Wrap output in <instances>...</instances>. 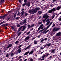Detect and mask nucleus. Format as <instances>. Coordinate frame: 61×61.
Segmentation results:
<instances>
[{"label":"nucleus","mask_w":61,"mask_h":61,"mask_svg":"<svg viewBox=\"0 0 61 61\" xmlns=\"http://www.w3.org/2000/svg\"><path fill=\"white\" fill-rule=\"evenodd\" d=\"M23 28V29L25 30L26 28V26L25 25H24V26H20L19 28V29L18 30L17 33L18 32L20 31L21 30V29Z\"/></svg>","instance_id":"nucleus-1"},{"label":"nucleus","mask_w":61,"mask_h":61,"mask_svg":"<svg viewBox=\"0 0 61 61\" xmlns=\"http://www.w3.org/2000/svg\"><path fill=\"white\" fill-rule=\"evenodd\" d=\"M13 46V44H10L8 46H7L6 47V48L7 49H8L10 48V47H12Z\"/></svg>","instance_id":"nucleus-2"},{"label":"nucleus","mask_w":61,"mask_h":61,"mask_svg":"<svg viewBox=\"0 0 61 61\" xmlns=\"http://www.w3.org/2000/svg\"><path fill=\"white\" fill-rule=\"evenodd\" d=\"M8 25V24H4L2 25H1V26H2V27H5L7 26Z\"/></svg>","instance_id":"nucleus-3"},{"label":"nucleus","mask_w":61,"mask_h":61,"mask_svg":"<svg viewBox=\"0 0 61 61\" xmlns=\"http://www.w3.org/2000/svg\"><path fill=\"white\" fill-rule=\"evenodd\" d=\"M26 19H25L24 20H23L22 21L21 23L24 24H25V23H26Z\"/></svg>","instance_id":"nucleus-4"},{"label":"nucleus","mask_w":61,"mask_h":61,"mask_svg":"<svg viewBox=\"0 0 61 61\" xmlns=\"http://www.w3.org/2000/svg\"><path fill=\"white\" fill-rule=\"evenodd\" d=\"M7 15H8V14H5V15L3 16H0V18H4V17H5Z\"/></svg>","instance_id":"nucleus-5"},{"label":"nucleus","mask_w":61,"mask_h":61,"mask_svg":"<svg viewBox=\"0 0 61 61\" xmlns=\"http://www.w3.org/2000/svg\"><path fill=\"white\" fill-rule=\"evenodd\" d=\"M40 9V8L39 7H36L35 9L34 10L36 11V12H37L38 10H39Z\"/></svg>","instance_id":"nucleus-6"},{"label":"nucleus","mask_w":61,"mask_h":61,"mask_svg":"<svg viewBox=\"0 0 61 61\" xmlns=\"http://www.w3.org/2000/svg\"><path fill=\"white\" fill-rule=\"evenodd\" d=\"M26 4L28 7H29V6L30 5V3L29 2H27L26 3Z\"/></svg>","instance_id":"nucleus-7"},{"label":"nucleus","mask_w":61,"mask_h":61,"mask_svg":"<svg viewBox=\"0 0 61 61\" xmlns=\"http://www.w3.org/2000/svg\"><path fill=\"white\" fill-rule=\"evenodd\" d=\"M61 35V32H59L57 33L56 35V36H60Z\"/></svg>","instance_id":"nucleus-8"},{"label":"nucleus","mask_w":61,"mask_h":61,"mask_svg":"<svg viewBox=\"0 0 61 61\" xmlns=\"http://www.w3.org/2000/svg\"><path fill=\"white\" fill-rule=\"evenodd\" d=\"M30 38V36H28L25 38V41H26V40H29Z\"/></svg>","instance_id":"nucleus-9"},{"label":"nucleus","mask_w":61,"mask_h":61,"mask_svg":"<svg viewBox=\"0 0 61 61\" xmlns=\"http://www.w3.org/2000/svg\"><path fill=\"white\" fill-rule=\"evenodd\" d=\"M36 11L35 10H33L32 11V14L33 15V14H35V13H36Z\"/></svg>","instance_id":"nucleus-10"},{"label":"nucleus","mask_w":61,"mask_h":61,"mask_svg":"<svg viewBox=\"0 0 61 61\" xmlns=\"http://www.w3.org/2000/svg\"><path fill=\"white\" fill-rule=\"evenodd\" d=\"M34 53V51H31L29 53V55H32V53Z\"/></svg>","instance_id":"nucleus-11"},{"label":"nucleus","mask_w":61,"mask_h":61,"mask_svg":"<svg viewBox=\"0 0 61 61\" xmlns=\"http://www.w3.org/2000/svg\"><path fill=\"white\" fill-rule=\"evenodd\" d=\"M34 45H36L37 44V42H38V41H36L35 40L34 41Z\"/></svg>","instance_id":"nucleus-12"},{"label":"nucleus","mask_w":61,"mask_h":61,"mask_svg":"<svg viewBox=\"0 0 61 61\" xmlns=\"http://www.w3.org/2000/svg\"><path fill=\"white\" fill-rule=\"evenodd\" d=\"M27 27H28V28L27 29L28 30L30 28H30H31V26H30V25L28 24L27 25Z\"/></svg>","instance_id":"nucleus-13"},{"label":"nucleus","mask_w":61,"mask_h":61,"mask_svg":"<svg viewBox=\"0 0 61 61\" xmlns=\"http://www.w3.org/2000/svg\"><path fill=\"white\" fill-rule=\"evenodd\" d=\"M46 15H47V13H46L45 14H44L43 16V18H45L46 17Z\"/></svg>","instance_id":"nucleus-14"},{"label":"nucleus","mask_w":61,"mask_h":61,"mask_svg":"<svg viewBox=\"0 0 61 61\" xmlns=\"http://www.w3.org/2000/svg\"><path fill=\"white\" fill-rule=\"evenodd\" d=\"M29 53V51H28L27 52H26L24 54V56H25L27 55Z\"/></svg>","instance_id":"nucleus-15"},{"label":"nucleus","mask_w":61,"mask_h":61,"mask_svg":"<svg viewBox=\"0 0 61 61\" xmlns=\"http://www.w3.org/2000/svg\"><path fill=\"white\" fill-rule=\"evenodd\" d=\"M18 52L19 53H21V48H19L17 50Z\"/></svg>","instance_id":"nucleus-16"},{"label":"nucleus","mask_w":61,"mask_h":61,"mask_svg":"<svg viewBox=\"0 0 61 61\" xmlns=\"http://www.w3.org/2000/svg\"><path fill=\"white\" fill-rule=\"evenodd\" d=\"M46 45L48 46V47H49L50 46H51V44L50 43H49L46 44Z\"/></svg>","instance_id":"nucleus-17"},{"label":"nucleus","mask_w":61,"mask_h":61,"mask_svg":"<svg viewBox=\"0 0 61 61\" xmlns=\"http://www.w3.org/2000/svg\"><path fill=\"white\" fill-rule=\"evenodd\" d=\"M61 6L59 7H57V8H56V10H59V9H61Z\"/></svg>","instance_id":"nucleus-18"},{"label":"nucleus","mask_w":61,"mask_h":61,"mask_svg":"<svg viewBox=\"0 0 61 61\" xmlns=\"http://www.w3.org/2000/svg\"><path fill=\"white\" fill-rule=\"evenodd\" d=\"M52 10H49L48 11V13H50V14H51L52 13Z\"/></svg>","instance_id":"nucleus-19"},{"label":"nucleus","mask_w":61,"mask_h":61,"mask_svg":"<svg viewBox=\"0 0 61 61\" xmlns=\"http://www.w3.org/2000/svg\"><path fill=\"white\" fill-rule=\"evenodd\" d=\"M14 55V54L12 52H11V54L10 55V56L11 57H12V56Z\"/></svg>","instance_id":"nucleus-20"},{"label":"nucleus","mask_w":61,"mask_h":61,"mask_svg":"<svg viewBox=\"0 0 61 61\" xmlns=\"http://www.w3.org/2000/svg\"><path fill=\"white\" fill-rule=\"evenodd\" d=\"M55 51V49H54L53 50H52L51 51V53H54Z\"/></svg>","instance_id":"nucleus-21"},{"label":"nucleus","mask_w":61,"mask_h":61,"mask_svg":"<svg viewBox=\"0 0 61 61\" xmlns=\"http://www.w3.org/2000/svg\"><path fill=\"white\" fill-rule=\"evenodd\" d=\"M44 30H45V29H44L42 30H40L38 32V33H41V32H43V31H44Z\"/></svg>","instance_id":"nucleus-22"},{"label":"nucleus","mask_w":61,"mask_h":61,"mask_svg":"<svg viewBox=\"0 0 61 61\" xmlns=\"http://www.w3.org/2000/svg\"><path fill=\"white\" fill-rule=\"evenodd\" d=\"M60 30V28H57L55 30V31H59Z\"/></svg>","instance_id":"nucleus-23"},{"label":"nucleus","mask_w":61,"mask_h":61,"mask_svg":"<svg viewBox=\"0 0 61 61\" xmlns=\"http://www.w3.org/2000/svg\"><path fill=\"white\" fill-rule=\"evenodd\" d=\"M51 10H52V11L53 12H54L55 11H56V9L55 8H53V9H51Z\"/></svg>","instance_id":"nucleus-24"},{"label":"nucleus","mask_w":61,"mask_h":61,"mask_svg":"<svg viewBox=\"0 0 61 61\" xmlns=\"http://www.w3.org/2000/svg\"><path fill=\"white\" fill-rule=\"evenodd\" d=\"M28 12L30 14H31V13H32V10H29L28 11Z\"/></svg>","instance_id":"nucleus-25"},{"label":"nucleus","mask_w":61,"mask_h":61,"mask_svg":"<svg viewBox=\"0 0 61 61\" xmlns=\"http://www.w3.org/2000/svg\"><path fill=\"white\" fill-rule=\"evenodd\" d=\"M4 23H5V21H4L3 22H1V23H0V25H1L2 24H4Z\"/></svg>","instance_id":"nucleus-26"},{"label":"nucleus","mask_w":61,"mask_h":61,"mask_svg":"<svg viewBox=\"0 0 61 61\" xmlns=\"http://www.w3.org/2000/svg\"><path fill=\"white\" fill-rule=\"evenodd\" d=\"M38 13L40 15V14H42V12L41 11H38Z\"/></svg>","instance_id":"nucleus-27"},{"label":"nucleus","mask_w":61,"mask_h":61,"mask_svg":"<svg viewBox=\"0 0 61 61\" xmlns=\"http://www.w3.org/2000/svg\"><path fill=\"white\" fill-rule=\"evenodd\" d=\"M50 21L47 22L46 23V25H49V24L50 23Z\"/></svg>","instance_id":"nucleus-28"},{"label":"nucleus","mask_w":61,"mask_h":61,"mask_svg":"<svg viewBox=\"0 0 61 61\" xmlns=\"http://www.w3.org/2000/svg\"><path fill=\"white\" fill-rule=\"evenodd\" d=\"M27 15H28V13L26 12L25 14V16H26Z\"/></svg>","instance_id":"nucleus-29"},{"label":"nucleus","mask_w":61,"mask_h":61,"mask_svg":"<svg viewBox=\"0 0 61 61\" xmlns=\"http://www.w3.org/2000/svg\"><path fill=\"white\" fill-rule=\"evenodd\" d=\"M58 20L60 21H61V16H60V17L59 18Z\"/></svg>","instance_id":"nucleus-30"},{"label":"nucleus","mask_w":61,"mask_h":61,"mask_svg":"<svg viewBox=\"0 0 61 61\" xmlns=\"http://www.w3.org/2000/svg\"><path fill=\"white\" fill-rule=\"evenodd\" d=\"M40 30V28L39 27L38 29V30L37 31V32H38Z\"/></svg>","instance_id":"nucleus-31"},{"label":"nucleus","mask_w":61,"mask_h":61,"mask_svg":"<svg viewBox=\"0 0 61 61\" xmlns=\"http://www.w3.org/2000/svg\"><path fill=\"white\" fill-rule=\"evenodd\" d=\"M47 39V38H46L45 39H43L44 41H46V40Z\"/></svg>","instance_id":"nucleus-32"},{"label":"nucleus","mask_w":61,"mask_h":61,"mask_svg":"<svg viewBox=\"0 0 61 61\" xmlns=\"http://www.w3.org/2000/svg\"><path fill=\"white\" fill-rule=\"evenodd\" d=\"M19 42V41H17L15 42V44H16L18 43Z\"/></svg>","instance_id":"nucleus-33"},{"label":"nucleus","mask_w":61,"mask_h":61,"mask_svg":"<svg viewBox=\"0 0 61 61\" xmlns=\"http://www.w3.org/2000/svg\"><path fill=\"white\" fill-rule=\"evenodd\" d=\"M21 34V32H20L18 33V35L19 36H20Z\"/></svg>","instance_id":"nucleus-34"},{"label":"nucleus","mask_w":61,"mask_h":61,"mask_svg":"<svg viewBox=\"0 0 61 61\" xmlns=\"http://www.w3.org/2000/svg\"><path fill=\"white\" fill-rule=\"evenodd\" d=\"M34 24H33L32 25H31V27H34Z\"/></svg>","instance_id":"nucleus-35"},{"label":"nucleus","mask_w":61,"mask_h":61,"mask_svg":"<svg viewBox=\"0 0 61 61\" xmlns=\"http://www.w3.org/2000/svg\"><path fill=\"white\" fill-rule=\"evenodd\" d=\"M30 32H30V31H29V32H27V33L26 34V35H29V34L30 33Z\"/></svg>","instance_id":"nucleus-36"},{"label":"nucleus","mask_w":61,"mask_h":61,"mask_svg":"<svg viewBox=\"0 0 61 61\" xmlns=\"http://www.w3.org/2000/svg\"><path fill=\"white\" fill-rule=\"evenodd\" d=\"M25 5H26V3H25L24 4H22V6H24Z\"/></svg>","instance_id":"nucleus-37"},{"label":"nucleus","mask_w":61,"mask_h":61,"mask_svg":"<svg viewBox=\"0 0 61 61\" xmlns=\"http://www.w3.org/2000/svg\"><path fill=\"white\" fill-rule=\"evenodd\" d=\"M46 56V55H43L42 56V57L43 58H44V57H45V56Z\"/></svg>","instance_id":"nucleus-38"},{"label":"nucleus","mask_w":61,"mask_h":61,"mask_svg":"<svg viewBox=\"0 0 61 61\" xmlns=\"http://www.w3.org/2000/svg\"><path fill=\"white\" fill-rule=\"evenodd\" d=\"M56 27H55L54 28H53V31H55V30H56Z\"/></svg>","instance_id":"nucleus-39"},{"label":"nucleus","mask_w":61,"mask_h":61,"mask_svg":"<svg viewBox=\"0 0 61 61\" xmlns=\"http://www.w3.org/2000/svg\"><path fill=\"white\" fill-rule=\"evenodd\" d=\"M49 58H50V59H51V58L52 59L53 58V56H50L49 57Z\"/></svg>","instance_id":"nucleus-40"},{"label":"nucleus","mask_w":61,"mask_h":61,"mask_svg":"<svg viewBox=\"0 0 61 61\" xmlns=\"http://www.w3.org/2000/svg\"><path fill=\"white\" fill-rule=\"evenodd\" d=\"M44 41V40L43 38H42V40H41V41H40V43H42V42H43V41Z\"/></svg>","instance_id":"nucleus-41"},{"label":"nucleus","mask_w":61,"mask_h":61,"mask_svg":"<svg viewBox=\"0 0 61 61\" xmlns=\"http://www.w3.org/2000/svg\"><path fill=\"white\" fill-rule=\"evenodd\" d=\"M52 23H53V22H51L50 23V25H49V26H50V25H51V24H52Z\"/></svg>","instance_id":"nucleus-42"},{"label":"nucleus","mask_w":61,"mask_h":61,"mask_svg":"<svg viewBox=\"0 0 61 61\" xmlns=\"http://www.w3.org/2000/svg\"><path fill=\"white\" fill-rule=\"evenodd\" d=\"M39 27H40V29H43V27H40V26Z\"/></svg>","instance_id":"nucleus-43"},{"label":"nucleus","mask_w":61,"mask_h":61,"mask_svg":"<svg viewBox=\"0 0 61 61\" xmlns=\"http://www.w3.org/2000/svg\"><path fill=\"white\" fill-rule=\"evenodd\" d=\"M49 17V16H48V15H46V18H48Z\"/></svg>","instance_id":"nucleus-44"},{"label":"nucleus","mask_w":61,"mask_h":61,"mask_svg":"<svg viewBox=\"0 0 61 61\" xmlns=\"http://www.w3.org/2000/svg\"><path fill=\"white\" fill-rule=\"evenodd\" d=\"M17 26L18 27H20V25L19 24L17 25Z\"/></svg>","instance_id":"nucleus-45"},{"label":"nucleus","mask_w":61,"mask_h":61,"mask_svg":"<svg viewBox=\"0 0 61 61\" xmlns=\"http://www.w3.org/2000/svg\"><path fill=\"white\" fill-rule=\"evenodd\" d=\"M50 26L49 25H48V26L46 28L47 29Z\"/></svg>","instance_id":"nucleus-46"},{"label":"nucleus","mask_w":61,"mask_h":61,"mask_svg":"<svg viewBox=\"0 0 61 61\" xmlns=\"http://www.w3.org/2000/svg\"><path fill=\"white\" fill-rule=\"evenodd\" d=\"M18 19H19V17H17L15 18V19L16 20H18Z\"/></svg>","instance_id":"nucleus-47"},{"label":"nucleus","mask_w":61,"mask_h":61,"mask_svg":"<svg viewBox=\"0 0 61 61\" xmlns=\"http://www.w3.org/2000/svg\"><path fill=\"white\" fill-rule=\"evenodd\" d=\"M11 18V17H10L7 19V20H10V19Z\"/></svg>","instance_id":"nucleus-48"},{"label":"nucleus","mask_w":61,"mask_h":61,"mask_svg":"<svg viewBox=\"0 0 61 61\" xmlns=\"http://www.w3.org/2000/svg\"><path fill=\"white\" fill-rule=\"evenodd\" d=\"M22 46V45H20L19 46H18V48H20V47H21Z\"/></svg>","instance_id":"nucleus-49"},{"label":"nucleus","mask_w":61,"mask_h":61,"mask_svg":"<svg viewBox=\"0 0 61 61\" xmlns=\"http://www.w3.org/2000/svg\"><path fill=\"white\" fill-rule=\"evenodd\" d=\"M42 23H43L42 22H39V23H38V25H40V24H42Z\"/></svg>","instance_id":"nucleus-50"},{"label":"nucleus","mask_w":61,"mask_h":61,"mask_svg":"<svg viewBox=\"0 0 61 61\" xmlns=\"http://www.w3.org/2000/svg\"><path fill=\"white\" fill-rule=\"evenodd\" d=\"M8 56H9V54H7L6 55V57H7Z\"/></svg>","instance_id":"nucleus-51"},{"label":"nucleus","mask_w":61,"mask_h":61,"mask_svg":"<svg viewBox=\"0 0 61 61\" xmlns=\"http://www.w3.org/2000/svg\"><path fill=\"white\" fill-rule=\"evenodd\" d=\"M16 16V14H14V18H15Z\"/></svg>","instance_id":"nucleus-52"},{"label":"nucleus","mask_w":61,"mask_h":61,"mask_svg":"<svg viewBox=\"0 0 61 61\" xmlns=\"http://www.w3.org/2000/svg\"><path fill=\"white\" fill-rule=\"evenodd\" d=\"M55 16V15H54L52 16V19H53L54 18Z\"/></svg>","instance_id":"nucleus-53"},{"label":"nucleus","mask_w":61,"mask_h":61,"mask_svg":"<svg viewBox=\"0 0 61 61\" xmlns=\"http://www.w3.org/2000/svg\"><path fill=\"white\" fill-rule=\"evenodd\" d=\"M22 56H19L18 57L20 59H21V58H22Z\"/></svg>","instance_id":"nucleus-54"},{"label":"nucleus","mask_w":61,"mask_h":61,"mask_svg":"<svg viewBox=\"0 0 61 61\" xmlns=\"http://www.w3.org/2000/svg\"><path fill=\"white\" fill-rule=\"evenodd\" d=\"M42 33H44V34H45V33H46V31L45 30L42 32Z\"/></svg>","instance_id":"nucleus-55"},{"label":"nucleus","mask_w":61,"mask_h":61,"mask_svg":"<svg viewBox=\"0 0 61 61\" xmlns=\"http://www.w3.org/2000/svg\"><path fill=\"white\" fill-rule=\"evenodd\" d=\"M24 2L25 3H26L27 2V0H24Z\"/></svg>","instance_id":"nucleus-56"},{"label":"nucleus","mask_w":61,"mask_h":61,"mask_svg":"<svg viewBox=\"0 0 61 61\" xmlns=\"http://www.w3.org/2000/svg\"><path fill=\"white\" fill-rule=\"evenodd\" d=\"M44 26V25L43 24H41L40 26L41 27H43V26Z\"/></svg>","instance_id":"nucleus-57"},{"label":"nucleus","mask_w":61,"mask_h":61,"mask_svg":"<svg viewBox=\"0 0 61 61\" xmlns=\"http://www.w3.org/2000/svg\"><path fill=\"white\" fill-rule=\"evenodd\" d=\"M23 61V59H20V60H19V61Z\"/></svg>","instance_id":"nucleus-58"},{"label":"nucleus","mask_w":61,"mask_h":61,"mask_svg":"<svg viewBox=\"0 0 61 61\" xmlns=\"http://www.w3.org/2000/svg\"><path fill=\"white\" fill-rule=\"evenodd\" d=\"M46 46H47V45L46 44V45H45L44 47V48H45L46 47Z\"/></svg>","instance_id":"nucleus-59"},{"label":"nucleus","mask_w":61,"mask_h":61,"mask_svg":"<svg viewBox=\"0 0 61 61\" xmlns=\"http://www.w3.org/2000/svg\"><path fill=\"white\" fill-rule=\"evenodd\" d=\"M30 60L31 61H33V58H32L30 59Z\"/></svg>","instance_id":"nucleus-60"},{"label":"nucleus","mask_w":61,"mask_h":61,"mask_svg":"<svg viewBox=\"0 0 61 61\" xmlns=\"http://www.w3.org/2000/svg\"><path fill=\"white\" fill-rule=\"evenodd\" d=\"M31 47V45H30L29 46H28L27 47L28 48H29V47Z\"/></svg>","instance_id":"nucleus-61"},{"label":"nucleus","mask_w":61,"mask_h":61,"mask_svg":"<svg viewBox=\"0 0 61 61\" xmlns=\"http://www.w3.org/2000/svg\"><path fill=\"white\" fill-rule=\"evenodd\" d=\"M48 55H49V53H48L46 55H45V56H48Z\"/></svg>","instance_id":"nucleus-62"},{"label":"nucleus","mask_w":61,"mask_h":61,"mask_svg":"<svg viewBox=\"0 0 61 61\" xmlns=\"http://www.w3.org/2000/svg\"><path fill=\"white\" fill-rule=\"evenodd\" d=\"M55 25H56V24H53L52 27H54V26H55Z\"/></svg>","instance_id":"nucleus-63"},{"label":"nucleus","mask_w":61,"mask_h":61,"mask_svg":"<svg viewBox=\"0 0 61 61\" xmlns=\"http://www.w3.org/2000/svg\"><path fill=\"white\" fill-rule=\"evenodd\" d=\"M23 15H24V13L22 12L21 13V16H23Z\"/></svg>","instance_id":"nucleus-64"}]
</instances>
